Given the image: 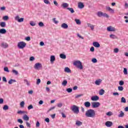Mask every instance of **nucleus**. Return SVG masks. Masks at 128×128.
<instances>
[{"label": "nucleus", "instance_id": "nucleus-16", "mask_svg": "<svg viewBox=\"0 0 128 128\" xmlns=\"http://www.w3.org/2000/svg\"><path fill=\"white\" fill-rule=\"evenodd\" d=\"M56 60V56L54 55L50 56V62L52 64H54V62Z\"/></svg>", "mask_w": 128, "mask_h": 128}, {"label": "nucleus", "instance_id": "nucleus-8", "mask_svg": "<svg viewBox=\"0 0 128 128\" xmlns=\"http://www.w3.org/2000/svg\"><path fill=\"white\" fill-rule=\"evenodd\" d=\"M24 18H20V16H16L15 17V20H17L18 22H24Z\"/></svg>", "mask_w": 128, "mask_h": 128}, {"label": "nucleus", "instance_id": "nucleus-17", "mask_svg": "<svg viewBox=\"0 0 128 128\" xmlns=\"http://www.w3.org/2000/svg\"><path fill=\"white\" fill-rule=\"evenodd\" d=\"M78 8H84V3L82 2H79L78 3Z\"/></svg>", "mask_w": 128, "mask_h": 128}, {"label": "nucleus", "instance_id": "nucleus-40", "mask_svg": "<svg viewBox=\"0 0 128 128\" xmlns=\"http://www.w3.org/2000/svg\"><path fill=\"white\" fill-rule=\"evenodd\" d=\"M25 111H22V110H19L17 112V114H26Z\"/></svg>", "mask_w": 128, "mask_h": 128}, {"label": "nucleus", "instance_id": "nucleus-33", "mask_svg": "<svg viewBox=\"0 0 128 128\" xmlns=\"http://www.w3.org/2000/svg\"><path fill=\"white\" fill-rule=\"evenodd\" d=\"M67 10L70 12L71 14H74V8H68Z\"/></svg>", "mask_w": 128, "mask_h": 128}, {"label": "nucleus", "instance_id": "nucleus-56", "mask_svg": "<svg viewBox=\"0 0 128 128\" xmlns=\"http://www.w3.org/2000/svg\"><path fill=\"white\" fill-rule=\"evenodd\" d=\"M4 70L7 72H10V70H8V67L4 68Z\"/></svg>", "mask_w": 128, "mask_h": 128}, {"label": "nucleus", "instance_id": "nucleus-51", "mask_svg": "<svg viewBox=\"0 0 128 128\" xmlns=\"http://www.w3.org/2000/svg\"><path fill=\"white\" fill-rule=\"evenodd\" d=\"M26 124L27 128H30V122H26Z\"/></svg>", "mask_w": 128, "mask_h": 128}, {"label": "nucleus", "instance_id": "nucleus-54", "mask_svg": "<svg viewBox=\"0 0 128 128\" xmlns=\"http://www.w3.org/2000/svg\"><path fill=\"white\" fill-rule=\"evenodd\" d=\"M3 20H8V16H4L3 17Z\"/></svg>", "mask_w": 128, "mask_h": 128}, {"label": "nucleus", "instance_id": "nucleus-18", "mask_svg": "<svg viewBox=\"0 0 128 128\" xmlns=\"http://www.w3.org/2000/svg\"><path fill=\"white\" fill-rule=\"evenodd\" d=\"M106 9L107 10H108V12H111L112 14H114V10L110 8V6H106Z\"/></svg>", "mask_w": 128, "mask_h": 128}, {"label": "nucleus", "instance_id": "nucleus-63", "mask_svg": "<svg viewBox=\"0 0 128 128\" xmlns=\"http://www.w3.org/2000/svg\"><path fill=\"white\" fill-rule=\"evenodd\" d=\"M40 122L37 121L36 123V128H40Z\"/></svg>", "mask_w": 128, "mask_h": 128}, {"label": "nucleus", "instance_id": "nucleus-47", "mask_svg": "<svg viewBox=\"0 0 128 128\" xmlns=\"http://www.w3.org/2000/svg\"><path fill=\"white\" fill-rule=\"evenodd\" d=\"M66 92H68L70 93L72 92V88H68L66 90Z\"/></svg>", "mask_w": 128, "mask_h": 128}, {"label": "nucleus", "instance_id": "nucleus-59", "mask_svg": "<svg viewBox=\"0 0 128 128\" xmlns=\"http://www.w3.org/2000/svg\"><path fill=\"white\" fill-rule=\"evenodd\" d=\"M26 40H27V42H30V37L27 36L25 38Z\"/></svg>", "mask_w": 128, "mask_h": 128}, {"label": "nucleus", "instance_id": "nucleus-45", "mask_svg": "<svg viewBox=\"0 0 128 128\" xmlns=\"http://www.w3.org/2000/svg\"><path fill=\"white\" fill-rule=\"evenodd\" d=\"M17 122H19V124H24V121H22V120L20 118L17 120Z\"/></svg>", "mask_w": 128, "mask_h": 128}, {"label": "nucleus", "instance_id": "nucleus-64", "mask_svg": "<svg viewBox=\"0 0 128 128\" xmlns=\"http://www.w3.org/2000/svg\"><path fill=\"white\" fill-rule=\"evenodd\" d=\"M40 83V79L37 80L36 84H39Z\"/></svg>", "mask_w": 128, "mask_h": 128}, {"label": "nucleus", "instance_id": "nucleus-44", "mask_svg": "<svg viewBox=\"0 0 128 128\" xmlns=\"http://www.w3.org/2000/svg\"><path fill=\"white\" fill-rule=\"evenodd\" d=\"M38 26H39L42 28V26H44V22H40L38 23Z\"/></svg>", "mask_w": 128, "mask_h": 128}, {"label": "nucleus", "instance_id": "nucleus-5", "mask_svg": "<svg viewBox=\"0 0 128 128\" xmlns=\"http://www.w3.org/2000/svg\"><path fill=\"white\" fill-rule=\"evenodd\" d=\"M71 110L75 114H78L80 112V110L78 106L76 105H74L71 107Z\"/></svg>", "mask_w": 128, "mask_h": 128}, {"label": "nucleus", "instance_id": "nucleus-15", "mask_svg": "<svg viewBox=\"0 0 128 128\" xmlns=\"http://www.w3.org/2000/svg\"><path fill=\"white\" fill-rule=\"evenodd\" d=\"M102 80L98 79L95 81L94 84H96V86H100V84H102Z\"/></svg>", "mask_w": 128, "mask_h": 128}, {"label": "nucleus", "instance_id": "nucleus-24", "mask_svg": "<svg viewBox=\"0 0 128 128\" xmlns=\"http://www.w3.org/2000/svg\"><path fill=\"white\" fill-rule=\"evenodd\" d=\"M84 106L86 108H90V102H86L84 103Z\"/></svg>", "mask_w": 128, "mask_h": 128}, {"label": "nucleus", "instance_id": "nucleus-1", "mask_svg": "<svg viewBox=\"0 0 128 128\" xmlns=\"http://www.w3.org/2000/svg\"><path fill=\"white\" fill-rule=\"evenodd\" d=\"M85 116L87 118H96V111L92 109L88 110L85 114Z\"/></svg>", "mask_w": 128, "mask_h": 128}, {"label": "nucleus", "instance_id": "nucleus-43", "mask_svg": "<svg viewBox=\"0 0 128 128\" xmlns=\"http://www.w3.org/2000/svg\"><path fill=\"white\" fill-rule=\"evenodd\" d=\"M106 116H112V112H108L106 113Z\"/></svg>", "mask_w": 128, "mask_h": 128}, {"label": "nucleus", "instance_id": "nucleus-29", "mask_svg": "<svg viewBox=\"0 0 128 128\" xmlns=\"http://www.w3.org/2000/svg\"><path fill=\"white\" fill-rule=\"evenodd\" d=\"M16 82V80L11 79L9 80V81L8 82V84H12V82Z\"/></svg>", "mask_w": 128, "mask_h": 128}, {"label": "nucleus", "instance_id": "nucleus-36", "mask_svg": "<svg viewBox=\"0 0 128 128\" xmlns=\"http://www.w3.org/2000/svg\"><path fill=\"white\" fill-rule=\"evenodd\" d=\"M75 22L77 24H82L80 19H75Z\"/></svg>", "mask_w": 128, "mask_h": 128}, {"label": "nucleus", "instance_id": "nucleus-48", "mask_svg": "<svg viewBox=\"0 0 128 128\" xmlns=\"http://www.w3.org/2000/svg\"><path fill=\"white\" fill-rule=\"evenodd\" d=\"M119 50L118 48H115L114 50V52H115V54H118V52Z\"/></svg>", "mask_w": 128, "mask_h": 128}, {"label": "nucleus", "instance_id": "nucleus-42", "mask_svg": "<svg viewBox=\"0 0 128 128\" xmlns=\"http://www.w3.org/2000/svg\"><path fill=\"white\" fill-rule=\"evenodd\" d=\"M52 20H53V22H54V24H58V21L56 20V18H53Z\"/></svg>", "mask_w": 128, "mask_h": 128}, {"label": "nucleus", "instance_id": "nucleus-3", "mask_svg": "<svg viewBox=\"0 0 128 128\" xmlns=\"http://www.w3.org/2000/svg\"><path fill=\"white\" fill-rule=\"evenodd\" d=\"M26 46V43L24 42H20L18 44V48L21 50L24 48V47Z\"/></svg>", "mask_w": 128, "mask_h": 128}, {"label": "nucleus", "instance_id": "nucleus-50", "mask_svg": "<svg viewBox=\"0 0 128 128\" xmlns=\"http://www.w3.org/2000/svg\"><path fill=\"white\" fill-rule=\"evenodd\" d=\"M30 24L32 26H36V23L33 21H31Z\"/></svg>", "mask_w": 128, "mask_h": 128}, {"label": "nucleus", "instance_id": "nucleus-52", "mask_svg": "<svg viewBox=\"0 0 128 128\" xmlns=\"http://www.w3.org/2000/svg\"><path fill=\"white\" fill-rule=\"evenodd\" d=\"M20 106L21 108H24V102L22 101V102L20 103Z\"/></svg>", "mask_w": 128, "mask_h": 128}, {"label": "nucleus", "instance_id": "nucleus-20", "mask_svg": "<svg viewBox=\"0 0 128 128\" xmlns=\"http://www.w3.org/2000/svg\"><path fill=\"white\" fill-rule=\"evenodd\" d=\"M87 26L88 28H91L92 30H94V24L88 23L87 24Z\"/></svg>", "mask_w": 128, "mask_h": 128}, {"label": "nucleus", "instance_id": "nucleus-25", "mask_svg": "<svg viewBox=\"0 0 128 128\" xmlns=\"http://www.w3.org/2000/svg\"><path fill=\"white\" fill-rule=\"evenodd\" d=\"M124 113L122 111H120V114L118 115V118H124Z\"/></svg>", "mask_w": 128, "mask_h": 128}, {"label": "nucleus", "instance_id": "nucleus-60", "mask_svg": "<svg viewBox=\"0 0 128 128\" xmlns=\"http://www.w3.org/2000/svg\"><path fill=\"white\" fill-rule=\"evenodd\" d=\"M2 81L4 82H7L8 80H6V77L4 76L2 77Z\"/></svg>", "mask_w": 128, "mask_h": 128}, {"label": "nucleus", "instance_id": "nucleus-9", "mask_svg": "<svg viewBox=\"0 0 128 128\" xmlns=\"http://www.w3.org/2000/svg\"><path fill=\"white\" fill-rule=\"evenodd\" d=\"M107 30L108 32H116V28L112 27V26H110L107 28Z\"/></svg>", "mask_w": 128, "mask_h": 128}, {"label": "nucleus", "instance_id": "nucleus-41", "mask_svg": "<svg viewBox=\"0 0 128 128\" xmlns=\"http://www.w3.org/2000/svg\"><path fill=\"white\" fill-rule=\"evenodd\" d=\"M118 90H119L120 92H122V90H124V87H122V86H119L118 87Z\"/></svg>", "mask_w": 128, "mask_h": 128}, {"label": "nucleus", "instance_id": "nucleus-39", "mask_svg": "<svg viewBox=\"0 0 128 128\" xmlns=\"http://www.w3.org/2000/svg\"><path fill=\"white\" fill-rule=\"evenodd\" d=\"M24 82L28 86H30V82L28 80L25 79L24 80Z\"/></svg>", "mask_w": 128, "mask_h": 128}, {"label": "nucleus", "instance_id": "nucleus-12", "mask_svg": "<svg viewBox=\"0 0 128 128\" xmlns=\"http://www.w3.org/2000/svg\"><path fill=\"white\" fill-rule=\"evenodd\" d=\"M76 126H82V122L80 121V120H76Z\"/></svg>", "mask_w": 128, "mask_h": 128}, {"label": "nucleus", "instance_id": "nucleus-28", "mask_svg": "<svg viewBox=\"0 0 128 128\" xmlns=\"http://www.w3.org/2000/svg\"><path fill=\"white\" fill-rule=\"evenodd\" d=\"M62 84L63 86H66L68 84V81L66 80H64L62 83Z\"/></svg>", "mask_w": 128, "mask_h": 128}, {"label": "nucleus", "instance_id": "nucleus-57", "mask_svg": "<svg viewBox=\"0 0 128 128\" xmlns=\"http://www.w3.org/2000/svg\"><path fill=\"white\" fill-rule=\"evenodd\" d=\"M61 114L62 116V118H66V114H64V112H61Z\"/></svg>", "mask_w": 128, "mask_h": 128}, {"label": "nucleus", "instance_id": "nucleus-31", "mask_svg": "<svg viewBox=\"0 0 128 128\" xmlns=\"http://www.w3.org/2000/svg\"><path fill=\"white\" fill-rule=\"evenodd\" d=\"M104 94V89H101L100 91H99V94L100 96H103V94Z\"/></svg>", "mask_w": 128, "mask_h": 128}, {"label": "nucleus", "instance_id": "nucleus-62", "mask_svg": "<svg viewBox=\"0 0 128 128\" xmlns=\"http://www.w3.org/2000/svg\"><path fill=\"white\" fill-rule=\"evenodd\" d=\"M90 51L94 52V46L91 47L90 48Z\"/></svg>", "mask_w": 128, "mask_h": 128}, {"label": "nucleus", "instance_id": "nucleus-14", "mask_svg": "<svg viewBox=\"0 0 128 128\" xmlns=\"http://www.w3.org/2000/svg\"><path fill=\"white\" fill-rule=\"evenodd\" d=\"M92 44L95 48H100V43L98 42H94Z\"/></svg>", "mask_w": 128, "mask_h": 128}, {"label": "nucleus", "instance_id": "nucleus-34", "mask_svg": "<svg viewBox=\"0 0 128 128\" xmlns=\"http://www.w3.org/2000/svg\"><path fill=\"white\" fill-rule=\"evenodd\" d=\"M123 72L124 76H127L128 72V69L126 68H124Z\"/></svg>", "mask_w": 128, "mask_h": 128}, {"label": "nucleus", "instance_id": "nucleus-38", "mask_svg": "<svg viewBox=\"0 0 128 128\" xmlns=\"http://www.w3.org/2000/svg\"><path fill=\"white\" fill-rule=\"evenodd\" d=\"M3 110H8V105H4Z\"/></svg>", "mask_w": 128, "mask_h": 128}, {"label": "nucleus", "instance_id": "nucleus-13", "mask_svg": "<svg viewBox=\"0 0 128 128\" xmlns=\"http://www.w3.org/2000/svg\"><path fill=\"white\" fill-rule=\"evenodd\" d=\"M61 28H64V30H66L68 28V25L66 23H63L61 25Z\"/></svg>", "mask_w": 128, "mask_h": 128}, {"label": "nucleus", "instance_id": "nucleus-21", "mask_svg": "<svg viewBox=\"0 0 128 128\" xmlns=\"http://www.w3.org/2000/svg\"><path fill=\"white\" fill-rule=\"evenodd\" d=\"M0 34H6V30L4 28L0 29Z\"/></svg>", "mask_w": 128, "mask_h": 128}, {"label": "nucleus", "instance_id": "nucleus-23", "mask_svg": "<svg viewBox=\"0 0 128 128\" xmlns=\"http://www.w3.org/2000/svg\"><path fill=\"white\" fill-rule=\"evenodd\" d=\"M1 46L2 48H8V45L6 43H2L1 44Z\"/></svg>", "mask_w": 128, "mask_h": 128}, {"label": "nucleus", "instance_id": "nucleus-26", "mask_svg": "<svg viewBox=\"0 0 128 128\" xmlns=\"http://www.w3.org/2000/svg\"><path fill=\"white\" fill-rule=\"evenodd\" d=\"M60 58H62L63 60H66V56L64 54H60Z\"/></svg>", "mask_w": 128, "mask_h": 128}, {"label": "nucleus", "instance_id": "nucleus-61", "mask_svg": "<svg viewBox=\"0 0 128 128\" xmlns=\"http://www.w3.org/2000/svg\"><path fill=\"white\" fill-rule=\"evenodd\" d=\"M30 62H32V61L34 60V56L30 57Z\"/></svg>", "mask_w": 128, "mask_h": 128}, {"label": "nucleus", "instance_id": "nucleus-6", "mask_svg": "<svg viewBox=\"0 0 128 128\" xmlns=\"http://www.w3.org/2000/svg\"><path fill=\"white\" fill-rule=\"evenodd\" d=\"M42 68V66L40 63H36L34 66V68L37 70H40Z\"/></svg>", "mask_w": 128, "mask_h": 128}, {"label": "nucleus", "instance_id": "nucleus-49", "mask_svg": "<svg viewBox=\"0 0 128 128\" xmlns=\"http://www.w3.org/2000/svg\"><path fill=\"white\" fill-rule=\"evenodd\" d=\"M44 2L46 4H50V1H48V0H44Z\"/></svg>", "mask_w": 128, "mask_h": 128}, {"label": "nucleus", "instance_id": "nucleus-7", "mask_svg": "<svg viewBox=\"0 0 128 128\" xmlns=\"http://www.w3.org/2000/svg\"><path fill=\"white\" fill-rule=\"evenodd\" d=\"M100 106V104L99 102H93L92 104V106L93 108H98Z\"/></svg>", "mask_w": 128, "mask_h": 128}, {"label": "nucleus", "instance_id": "nucleus-46", "mask_svg": "<svg viewBox=\"0 0 128 128\" xmlns=\"http://www.w3.org/2000/svg\"><path fill=\"white\" fill-rule=\"evenodd\" d=\"M92 62H94V64H96V62H98V60L96 58H94L92 60Z\"/></svg>", "mask_w": 128, "mask_h": 128}, {"label": "nucleus", "instance_id": "nucleus-10", "mask_svg": "<svg viewBox=\"0 0 128 128\" xmlns=\"http://www.w3.org/2000/svg\"><path fill=\"white\" fill-rule=\"evenodd\" d=\"M100 100V97L98 96H93L91 98V100L93 102H96Z\"/></svg>", "mask_w": 128, "mask_h": 128}, {"label": "nucleus", "instance_id": "nucleus-32", "mask_svg": "<svg viewBox=\"0 0 128 128\" xmlns=\"http://www.w3.org/2000/svg\"><path fill=\"white\" fill-rule=\"evenodd\" d=\"M110 38H113V39L118 38V36H116V35L113 34H110Z\"/></svg>", "mask_w": 128, "mask_h": 128}, {"label": "nucleus", "instance_id": "nucleus-55", "mask_svg": "<svg viewBox=\"0 0 128 128\" xmlns=\"http://www.w3.org/2000/svg\"><path fill=\"white\" fill-rule=\"evenodd\" d=\"M34 108V106L30 104L28 107V109L30 110H32Z\"/></svg>", "mask_w": 128, "mask_h": 128}, {"label": "nucleus", "instance_id": "nucleus-30", "mask_svg": "<svg viewBox=\"0 0 128 128\" xmlns=\"http://www.w3.org/2000/svg\"><path fill=\"white\" fill-rule=\"evenodd\" d=\"M6 22H2L0 23V26L1 28H6Z\"/></svg>", "mask_w": 128, "mask_h": 128}, {"label": "nucleus", "instance_id": "nucleus-2", "mask_svg": "<svg viewBox=\"0 0 128 128\" xmlns=\"http://www.w3.org/2000/svg\"><path fill=\"white\" fill-rule=\"evenodd\" d=\"M73 64L78 68H80V70H82V68H84V66H82V62L80 60H76L74 62Z\"/></svg>", "mask_w": 128, "mask_h": 128}, {"label": "nucleus", "instance_id": "nucleus-35", "mask_svg": "<svg viewBox=\"0 0 128 128\" xmlns=\"http://www.w3.org/2000/svg\"><path fill=\"white\" fill-rule=\"evenodd\" d=\"M120 102H123L124 104H126V98H124V97H122L121 98Z\"/></svg>", "mask_w": 128, "mask_h": 128}, {"label": "nucleus", "instance_id": "nucleus-19", "mask_svg": "<svg viewBox=\"0 0 128 128\" xmlns=\"http://www.w3.org/2000/svg\"><path fill=\"white\" fill-rule=\"evenodd\" d=\"M22 118L24 120H26V122H28V120H30V117H28V115L26 114H24Z\"/></svg>", "mask_w": 128, "mask_h": 128}, {"label": "nucleus", "instance_id": "nucleus-37", "mask_svg": "<svg viewBox=\"0 0 128 128\" xmlns=\"http://www.w3.org/2000/svg\"><path fill=\"white\" fill-rule=\"evenodd\" d=\"M12 72L14 74H16V76H18V72L16 70H12Z\"/></svg>", "mask_w": 128, "mask_h": 128}, {"label": "nucleus", "instance_id": "nucleus-58", "mask_svg": "<svg viewBox=\"0 0 128 128\" xmlns=\"http://www.w3.org/2000/svg\"><path fill=\"white\" fill-rule=\"evenodd\" d=\"M84 96L82 94H78L76 96L75 98H80V96Z\"/></svg>", "mask_w": 128, "mask_h": 128}, {"label": "nucleus", "instance_id": "nucleus-4", "mask_svg": "<svg viewBox=\"0 0 128 128\" xmlns=\"http://www.w3.org/2000/svg\"><path fill=\"white\" fill-rule=\"evenodd\" d=\"M97 16L99 18H102V16H104V18H110V16H108V14H106V13H104L102 12H97Z\"/></svg>", "mask_w": 128, "mask_h": 128}, {"label": "nucleus", "instance_id": "nucleus-53", "mask_svg": "<svg viewBox=\"0 0 128 128\" xmlns=\"http://www.w3.org/2000/svg\"><path fill=\"white\" fill-rule=\"evenodd\" d=\"M120 86H124V82L122 80H120L119 82Z\"/></svg>", "mask_w": 128, "mask_h": 128}, {"label": "nucleus", "instance_id": "nucleus-22", "mask_svg": "<svg viewBox=\"0 0 128 128\" xmlns=\"http://www.w3.org/2000/svg\"><path fill=\"white\" fill-rule=\"evenodd\" d=\"M64 71L65 72H68V74L72 72V70H70V68H68V67H66L64 68Z\"/></svg>", "mask_w": 128, "mask_h": 128}, {"label": "nucleus", "instance_id": "nucleus-11", "mask_svg": "<svg viewBox=\"0 0 128 128\" xmlns=\"http://www.w3.org/2000/svg\"><path fill=\"white\" fill-rule=\"evenodd\" d=\"M105 126H107V128H110L112 126V122L110 121H107L105 123Z\"/></svg>", "mask_w": 128, "mask_h": 128}, {"label": "nucleus", "instance_id": "nucleus-27", "mask_svg": "<svg viewBox=\"0 0 128 128\" xmlns=\"http://www.w3.org/2000/svg\"><path fill=\"white\" fill-rule=\"evenodd\" d=\"M62 6L64 8H68V3H62Z\"/></svg>", "mask_w": 128, "mask_h": 128}]
</instances>
